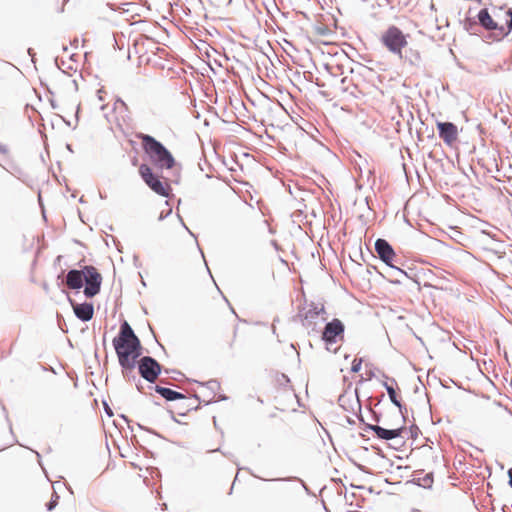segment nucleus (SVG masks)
<instances>
[{"mask_svg":"<svg viewBox=\"0 0 512 512\" xmlns=\"http://www.w3.org/2000/svg\"><path fill=\"white\" fill-rule=\"evenodd\" d=\"M113 345L121 367L127 371L133 370L136 359L141 355L142 347L140 340L126 321L121 325L119 335L114 338Z\"/></svg>","mask_w":512,"mask_h":512,"instance_id":"f257e3e1","label":"nucleus"},{"mask_svg":"<svg viewBox=\"0 0 512 512\" xmlns=\"http://www.w3.org/2000/svg\"><path fill=\"white\" fill-rule=\"evenodd\" d=\"M136 137L140 140L145 155L154 167L159 170H169L176 165L172 153L154 137L144 133H139Z\"/></svg>","mask_w":512,"mask_h":512,"instance_id":"f03ea898","label":"nucleus"},{"mask_svg":"<svg viewBox=\"0 0 512 512\" xmlns=\"http://www.w3.org/2000/svg\"><path fill=\"white\" fill-rule=\"evenodd\" d=\"M85 281L86 287L84 294L88 298H92L100 292L102 284V276L97 268L88 265L82 270H70L66 276V285L70 289H80Z\"/></svg>","mask_w":512,"mask_h":512,"instance_id":"7ed1b4c3","label":"nucleus"},{"mask_svg":"<svg viewBox=\"0 0 512 512\" xmlns=\"http://www.w3.org/2000/svg\"><path fill=\"white\" fill-rule=\"evenodd\" d=\"M138 171L143 181L153 192L162 197H169L171 195L172 187L169 180L155 174L148 164H141Z\"/></svg>","mask_w":512,"mask_h":512,"instance_id":"20e7f679","label":"nucleus"},{"mask_svg":"<svg viewBox=\"0 0 512 512\" xmlns=\"http://www.w3.org/2000/svg\"><path fill=\"white\" fill-rule=\"evenodd\" d=\"M219 390L220 385L216 380L200 383L195 390L194 398H188L189 402L187 404H183V408H186L187 410L197 409L198 402L209 404L216 401Z\"/></svg>","mask_w":512,"mask_h":512,"instance_id":"39448f33","label":"nucleus"},{"mask_svg":"<svg viewBox=\"0 0 512 512\" xmlns=\"http://www.w3.org/2000/svg\"><path fill=\"white\" fill-rule=\"evenodd\" d=\"M382 44L392 53L402 56V49L407 46V36L396 26H390L381 35Z\"/></svg>","mask_w":512,"mask_h":512,"instance_id":"423d86ee","label":"nucleus"},{"mask_svg":"<svg viewBox=\"0 0 512 512\" xmlns=\"http://www.w3.org/2000/svg\"><path fill=\"white\" fill-rule=\"evenodd\" d=\"M344 331L345 326L343 322L337 318L333 319L325 325L322 332V340L325 342L326 348L328 350H337L334 345L344 340Z\"/></svg>","mask_w":512,"mask_h":512,"instance_id":"0eeeda50","label":"nucleus"},{"mask_svg":"<svg viewBox=\"0 0 512 512\" xmlns=\"http://www.w3.org/2000/svg\"><path fill=\"white\" fill-rule=\"evenodd\" d=\"M229 320L217 327L216 333L220 344L227 348L234 347L237 338V326L230 315Z\"/></svg>","mask_w":512,"mask_h":512,"instance_id":"6e6552de","label":"nucleus"},{"mask_svg":"<svg viewBox=\"0 0 512 512\" xmlns=\"http://www.w3.org/2000/svg\"><path fill=\"white\" fill-rule=\"evenodd\" d=\"M138 370L145 380L154 382L161 372V366L152 357L144 356L138 362Z\"/></svg>","mask_w":512,"mask_h":512,"instance_id":"1a4fd4ad","label":"nucleus"},{"mask_svg":"<svg viewBox=\"0 0 512 512\" xmlns=\"http://www.w3.org/2000/svg\"><path fill=\"white\" fill-rule=\"evenodd\" d=\"M439 137L447 145H452L458 139V128L451 122H437Z\"/></svg>","mask_w":512,"mask_h":512,"instance_id":"9d476101","label":"nucleus"},{"mask_svg":"<svg viewBox=\"0 0 512 512\" xmlns=\"http://www.w3.org/2000/svg\"><path fill=\"white\" fill-rule=\"evenodd\" d=\"M375 250L379 258L389 266H393L392 262L396 255L391 245L384 239H378L375 242Z\"/></svg>","mask_w":512,"mask_h":512,"instance_id":"9b49d317","label":"nucleus"},{"mask_svg":"<svg viewBox=\"0 0 512 512\" xmlns=\"http://www.w3.org/2000/svg\"><path fill=\"white\" fill-rule=\"evenodd\" d=\"M369 429L372 430L379 439L392 440L400 437L404 428L386 429L378 425H371Z\"/></svg>","mask_w":512,"mask_h":512,"instance_id":"f8f14e48","label":"nucleus"},{"mask_svg":"<svg viewBox=\"0 0 512 512\" xmlns=\"http://www.w3.org/2000/svg\"><path fill=\"white\" fill-rule=\"evenodd\" d=\"M73 311L75 315L82 321H89L94 314V307L90 303L73 304Z\"/></svg>","mask_w":512,"mask_h":512,"instance_id":"ddd939ff","label":"nucleus"},{"mask_svg":"<svg viewBox=\"0 0 512 512\" xmlns=\"http://www.w3.org/2000/svg\"><path fill=\"white\" fill-rule=\"evenodd\" d=\"M324 312V308H317L316 306H310L304 313H301L302 325L309 328L312 326V321L320 316V313Z\"/></svg>","mask_w":512,"mask_h":512,"instance_id":"4468645a","label":"nucleus"},{"mask_svg":"<svg viewBox=\"0 0 512 512\" xmlns=\"http://www.w3.org/2000/svg\"><path fill=\"white\" fill-rule=\"evenodd\" d=\"M38 2L49 11L60 13L63 12L67 0H38Z\"/></svg>","mask_w":512,"mask_h":512,"instance_id":"2eb2a0df","label":"nucleus"},{"mask_svg":"<svg viewBox=\"0 0 512 512\" xmlns=\"http://www.w3.org/2000/svg\"><path fill=\"white\" fill-rule=\"evenodd\" d=\"M155 390L157 393H159L162 397H164L166 400L168 401H173V400H177V399H186L188 400V398H186L183 394L177 392V391H174L170 388H166V387H162V386H156L155 387Z\"/></svg>","mask_w":512,"mask_h":512,"instance_id":"dca6fc26","label":"nucleus"},{"mask_svg":"<svg viewBox=\"0 0 512 512\" xmlns=\"http://www.w3.org/2000/svg\"><path fill=\"white\" fill-rule=\"evenodd\" d=\"M478 19L480 24L488 30H494L497 28V24L493 21L487 9L479 11Z\"/></svg>","mask_w":512,"mask_h":512,"instance_id":"f3484780","label":"nucleus"},{"mask_svg":"<svg viewBox=\"0 0 512 512\" xmlns=\"http://www.w3.org/2000/svg\"><path fill=\"white\" fill-rule=\"evenodd\" d=\"M384 386H385V388L387 390V393L389 395V398H390L391 402L394 405H396L398 408H401V402H400V400L398 398V395H397L395 389L393 388V386H391V385H389L387 383H385Z\"/></svg>","mask_w":512,"mask_h":512,"instance_id":"a211bd4d","label":"nucleus"},{"mask_svg":"<svg viewBox=\"0 0 512 512\" xmlns=\"http://www.w3.org/2000/svg\"><path fill=\"white\" fill-rule=\"evenodd\" d=\"M375 376L373 366L371 364L365 365V373L361 375L362 380H371Z\"/></svg>","mask_w":512,"mask_h":512,"instance_id":"6ab92c4d","label":"nucleus"},{"mask_svg":"<svg viewBox=\"0 0 512 512\" xmlns=\"http://www.w3.org/2000/svg\"><path fill=\"white\" fill-rule=\"evenodd\" d=\"M363 359L362 358H354L351 365V372L358 373L362 369Z\"/></svg>","mask_w":512,"mask_h":512,"instance_id":"aec40b11","label":"nucleus"},{"mask_svg":"<svg viewBox=\"0 0 512 512\" xmlns=\"http://www.w3.org/2000/svg\"><path fill=\"white\" fill-rule=\"evenodd\" d=\"M59 496L55 493L52 494L50 501L46 504L47 510L51 511L58 504Z\"/></svg>","mask_w":512,"mask_h":512,"instance_id":"412c9836","label":"nucleus"},{"mask_svg":"<svg viewBox=\"0 0 512 512\" xmlns=\"http://www.w3.org/2000/svg\"><path fill=\"white\" fill-rule=\"evenodd\" d=\"M507 14H508V16L510 18L507 21V26H508L509 31H511L512 30V9L508 10Z\"/></svg>","mask_w":512,"mask_h":512,"instance_id":"4be33fe9","label":"nucleus"},{"mask_svg":"<svg viewBox=\"0 0 512 512\" xmlns=\"http://www.w3.org/2000/svg\"><path fill=\"white\" fill-rule=\"evenodd\" d=\"M508 476H509V485L512 487V468L509 469Z\"/></svg>","mask_w":512,"mask_h":512,"instance_id":"5701e85b","label":"nucleus"},{"mask_svg":"<svg viewBox=\"0 0 512 512\" xmlns=\"http://www.w3.org/2000/svg\"><path fill=\"white\" fill-rule=\"evenodd\" d=\"M6 152H7V149L5 148V146L0 144V153L6 154Z\"/></svg>","mask_w":512,"mask_h":512,"instance_id":"b1692460","label":"nucleus"},{"mask_svg":"<svg viewBox=\"0 0 512 512\" xmlns=\"http://www.w3.org/2000/svg\"><path fill=\"white\" fill-rule=\"evenodd\" d=\"M98 93H99V99H100V100H103V95H101L102 91H101V90H99V91H98Z\"/></svg>","mask_w":512,"mask_h":512,"instance_id":"393cba45","label":"nucleus"}]
</instances>
